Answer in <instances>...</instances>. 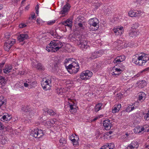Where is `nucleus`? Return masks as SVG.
Wrapping results in <instances>:
<instances>
[{
  "label": "nucleus",
  "instance_id": "obj_49",
  "mask_svg": "<svg viewBox=\"0 0 149 149\" xmlns=\"http://www.w3.org/2000/svg\"><path fill=\"white\" fill-rule=\"evenodd\" d=\"M139 130V128L138 126L137 127L135 128L133 130L134 132L136 134L139 133L140 132V131Z\"/></svg>",
  "mask_w": 149,
  "mask_h": 149
},
{
  "label": "nucleus",
  "instance_id": "obj_7",
  "mask_svg": "<svg viewBox=\"0 0 149 149\" xmlns=\"http://www.w3.org/2000/svg\"><path fill=\"white\" fill-rule=\"evenodd\" d=\"M51 81L50 80H46L45 81H43L41 83L42 88L45 91L51 89Z\"/></svg>",
  "mask_w": 149,
  "mask_h": 149
},
{
  "label": "nucleus",
  "instance_id": "obj_55",
  "mask_svg": "<svg viewBox=\"0 0 149 149\" xmlns=\"http://www.w3.org/2000/svg\"><path fill=\"white\" fill-rule=\"evenodd\" d=\"M55 20L49 21L47 23V24L49 25H52L55 22Z\"/></svg>",
  "mask_w": 149,
  "mask_h": 149
},
{
  "label": "nucleus",
  "instance_id": "obj_8",
  "mask_svg": "<svg viewBox=\"0 0 149 149\" xmlns=\"http://www.w3.org/2000/svg\"><path fill=\"white\" fill-rule=\"evenodd\" d=\"M112 121L109 119L104 120L103 122V125L104 129L107 130H110L112 127Z\"/></svg>",
  "mask_w": 149,
  "mask_h": 149
},
{
  "label": "nucleus",
  "instance_id": "obj_38",
  "mask_svg": "<svg viewBox=\"0 0 149 149\" xmlns=\"http://www.w3.org/2000/svg\"><path fill=\"white\" fill-rule=\"evenodd\" d=\"M47 113L50 116H54L56 114V112L53 110L49 109L47 111Z\"/></svg>",
  "mask_w": 149,
  "mask_h": 149
},
{
  "label": "nucleus",
  "instance_id": "obj_42",
  "mask_svg": "<svg viewBox=\"0 0 149 149\" xmlns=\"http://www.w3.org/2000/svg\"><path fill=\"white\" fill-rule=\"evenodd\" d=\"M97 55L96 53V52H95L92 53L91 56L89 58V59H95L97 58Z\"/></svg>",
  "mask_w": 149,
  "mask_h": 149
},
{
  "label": "nucleus",
  "instance_id": "obj_54",
  "mask_svg": "<svg viewBox=\"0 0 149 149\" xmlns=\"http://www.w3.org/2000/svg\"><path fill=\"white\" fill-rule=\"evenodd\" d=\"M26 25L24 23H23L20 24L19 25V26L20 28H22L24 27H26Z\"/></svg>",
  "mask_w": 149,
  "mask_h": 149
},
{
  "label": "nucleus",
  "instance_id": "obj_46",
  "mask_svg": "<svg viewBox=\"0 0 149 149\" xmlns=\"http://www.w3.org/2000/svg\"><path fill=\"white\" fill-rule=\"evenodd\" d=\"M96 53L97 55V58L101 56L103 54V52L102 51H99L96 52Z\"/></svg>",
  "mask_w": 149,
  "mask_h": 149
},
{
  "label": "nucleus",
  "instance_id": "obj_57",
  "mask_svg": "<svg viewBox=\"0 0 149 149\" xmlns=\"http://www.w3.org/2000/svg\"><path fill=\"white\" fill-rule=\"evenodd\" d=\"M5 116H6V117H7V118H9V120L10 121L12 118L10 115L8 114V113H6L5 114Z\"/></svg>",
  "mask_w": 149,
  "mask_h": 149
},
{
  "label": "nucleus",
  "instance_id": "obj_12",
  "mask_svg": "<svg viewBox=\"0 0 149 149\" xmlns=\"http://www.w3.org/2000/svg\"><path fill=\"white\" fill-rule=\"evenodd\" d=\"M139 146L138 142L136 141H133L127 147L126 149H136Z\"/></svg>",
  "mask_w": 149,
  "mask_h": 149
},
{
  "label": "nucleus",
  "instance_id": "obj_16",
  "mask_svg": "<svg viewBox=\"0 0 149 149\" xmlns=\"http://www.w3.org/2000/svg\"><path fill=\"white\" fill-rule=\"evenodd\" d=\"M29 38V36L26 34H22L18 36V39L20 42L23 41L24 40Z\"/></svg>",
  "mask_w": 149,
  "mask_h": 149
},
{
  "label": "nucleus",
  "instance_id": "obj_5",
  "mask_svg": "<svg viewBox=\"0 0 149 149\" xmlns=\"http://www.w3.org/2000/svg\"><path fill=\"white\" fill-rule=\"evenodd\" d=\"M88 22L91 26L90 27H91V26L94 27H96V28L92 30V31H95L99 27V25H97V24H98L99 22L97 18H93L90 19L89 20Z\"/></svg>",
  "mask_w": 149,
  "mask_h": 149
},
{
  "label": "nucleus",
  "instance_id": "obj_41",
  "mask_svg": "<svg viewBox=\"0 0 149 149\" xmlns=\"http://www.w3.org/2000/svg\"><path fill=\"white\" fill-rule=\"evenodd\" d=\"M115 66L113 67L112 69V71H113V70H116V71L118 72L119 74H120L121 73L123 72V70H121L120 68H115Z\"/></svg>",
  "mask_w": 149,
  "mask_h": 149
},
{
  "label": "nucleus",
  "instance_id": "obj_33",
  "mask_svg": "<svg viewBox=\"0 0 149 149\" xmlns=\"http://www.w3.org/2000/svg\"><path fill=\"white\" fill-rule=\"evenodd\" d=\"M7 137L3 135H0V141L3 144H5L7 141Z\"/></svg>",
  "mask_w": 149,
  "mask_h": 149
},
{
  "label": "nucleus",
  "instance_id": "obj_35",
  "mask_svg": "<svg viewBox=\"0 0 149 149\" xmlns=\"http://www.w3.org/2000/svg\"><path fill=\"white\" fill-rule=\"evenodd\" d=\"M1 119L2 121L5 123H8L10 121L9 120V118H7L5 115H3Z\"/></svg>",
  "mask_w": 149,
  "mask_h": 149
},
{
  "label": "nucleus",
  "instance_id": "obj_18",
  "mask_svg": "<svg viewBox=\"0 0 149 149\" xmlns=\"http://www.w3.org/2000/svg\"><path fill=\"white\" fill-rule=\"evenodd\" d=\"M113 62L116 65L115 66H117L118 65L120 68H124L125 66L121 65L120 63L121 62L120 61L119 59L118 58V57L117 56L113 60Z\"/></svg>",
  "mask_w": 149,
  "mask_h": 149
},
{
  "label": "nucleus",
  "instance_id": "obj_21",
  "mask_svg": "<svg viewBox=\"0 0 149 149\" xmlns=\"http://www.w3.org/2000/svg\"><path fill=\"white\" fill-rule=\"evenodd\" d=\"M6 104V102L5 101L3 96H0V108L3 109L2 108L4 107Z\"/></svg>",
  "mask_w": 149,
  "mask_h": 149
},
{
  "label": "nucleus",
  "instance_id": "obj_63",
  "mask_svg": "<svg viewBox=\"0 0 149 149\" xmlns=\"http://www.w3.org/2000/svg\"><path fill=\"white\" fill-rule=\"evenodd\" d=\"M123 95L122 94V93H118L117 94V97H118V98H121V96Z\"/></svg>",
  "mask_w": 149,
  "mask_h": 149
},
{
  "label": "nucleus",
  "instance_id": "obj_43",
  "mask_svg": "<svg viewBox=\"0 0 149 149\" xmlns=\"http://www.w3.org/2000/svg\"><path fill=\"white\" fill-rule=\"evenodd\" d=\"M28 83L29 84V85L32 87L36 86L37 84V82L36 81L28 82Z\"/></svg>",
  "mask_w": 149,
  "mask_h": 149
},
{
  "label": "nucleus",
  "instance_id": "obj_59",
  "mask_svg": "<svg viewBox=\"0 0 149 149\" xmlns=\"http://www.w3.org/2000/svg\"><path fill=\"white\" fill-rule=\"evenodd\" d=\"M10 36V35L8 33H6L5 35V37L7 39L9 38Z\"/></svg>",
  "mask_w": 149,
  "mask_h": 149
},
{
  "label": "nucleus",
  "instance_id": "obj_13",
  "mask_svg": "<svg viewBox=\"0 0 149 149\" xmlns=\"http://www.w3.org/2000/svg\"><path fill=\"white\" fill-rule=\"evenodd\" d=\"M113 31L116 35H121L123 32V27L122 26L120 28H114Z\"/></svg>",
  "mask_w": 149,
  "mask_h": 149
},
{
  "label": "nucleus",
  "instance_id": "obj_39",
  "mask_svg": "<svg viewBox=\"0 0 149 149\" xmlns=\"http://www.w3.org/2000/svg\"><path fill=\"white\" fill-rule=\"evenodd\" d=\"M137 35V32L136 31H132L129 33L130 36L132 38H135Z\"/></svg>",
  "mask_w": 149,
  "mask_h": 149
},
{
  "label": "nucleus",
  "instance_id": "obj_58",
  "mask_svg": "<svg viewBox=\"0 0 149 149\" xmlns=\"http://www.w3.org/2000/svg\"><path fill=\"white\" fill-rule=\"evenodd\" d=\"M5 127V126L1 122H0V130H3Z\"/></svg>",
  "mask_w": 149,
  "mask_h": 149
},
{
  "label": "nucleus",
  "instance_id": "obj_26",
  "mask_svg": "<svg viewBox=\"0 0 149 149\" xmlns=\"http://www.w3.org/2000/svg\"><path fill=\"white\" fill-rule=\"evenodd\" d=\"M21 110L22 111V112L26 113L31 111V109L27 105L23 106L22 107Z\"/></svg>",
  "mask_w": 149,
  "mask_h": 149
},
{
  "label": "nucleus",
  "instance_id": "obj_44",
  "mask_svg": "<svg viewBox=\"0 0 149 149\" xmlns=\"http://www.w3.org/2000/svg\"><path fill=\"white\" fill-rule=\"evenodd\" d=\"M117 57L119 59V60H120L121 62L124 61L125 58V56L124 55H121L119 56H117Z\"/></svg>",
  "mask_w": 149,
  "mask_h": 149
},
{
  "label": "nucleus",
  "instance_id": "obj_53",
  "mask_svg": "<svg viewBox=\"0 0 149 149\" xmlns=\"http://www.w3.org/2000/svg\"><path fill=\"white\" fill-rule=\"evenodd\" d=\"M57 92L58 94H62L63 92L62 89L61 88H59L57 90Z\"/></svg>",
  "mask_w": 149,
  "mask_h": 149
},
{
  "label": "nucleus",
  "instance_id": "obj_60",
  "mask_svg": "<svg viewBox=\"0 0 149 149\" xmlns=\"http://www.w3.org/2000/svg\"><path fill=\"white\" fill-rule=\"evenodd\" d=\"M112 133V131H109V132H107L105 133V134L106 135H107V136H109V137L110 136H109V135L111 134Z\"/></svg>",
  "mask_w": 149,
  "mask_h": 149
},
{
  "label": "nucleus",
  "instance_id": "obj_9",
  "mask_svg": "<svg viewBox=\"0 0 149 149\" xmlns=\"http://www.w3.org/2000/svg\"><path fill=\"white\" fill-rule=\"evenodd\" d=\"M70 7V4L67 3L66 5L64 6L62 10L60 12V14L65 15L67 14Z\"/></svg>",
  "mask_w": 149,
  "mask_h": 149
},
{
  "label": "nucleus",
  "instance_id": "obj_27",
  "mask_svg": "<svg viewBox=\"0 0 149 149\" xmlns=\"http://www.w3.org/2000/svg\"><path fill=\"white\" fill-rule=\"evenodd\" d=\"M143 56L141 55H140V57L139 58L138 62L137 65L139 66H142L145 65V61L143 60Z\"/></svg>",
  "mask_w": 149,
  "mask_h": 149
},
{
  "label": "nucleus",
  "instance_id": "obj_31",
  "mask_svg": "<svg viewBox=\"0 0 149 149\" xmlns=\"http://www.w3.org/2000/svg\"><path fill=\"white\" fill-rule=\"evenodd\" d=\"M66 68L72 67H76L77 68L79 67V64L77 63L76 62H73L71 64H69L68 66L66 65Z\"/></svg>",
  "mask_w": 149,
  "mask_h": 149
},
{
  "label": "nucleus",
  "instance_id": "obj_14",
  "mask_svg": "<svg viewBox=\"0 0 149 149\" xmlns=\"http://www.w3.org/2000/svg\"><path fill=\"white\" fill-rule=\"evenodd\" d=\"M141 13L140 10L136 12L135 10H131L129 12L128 14L129 16L133 17L139 16V14Z\"/></svg>",
  "mask_w": 149,
  "mask_h": 149
},
{
  "label": "nucleus",
  "instance_id": "obj_19",
  "mask_svg": "<svg viewBox=\"0 0 149 149\" xmlns=\"http://www.w3.org/2000/svg\"><path fill=\"white\" fill-rule=\"evenodd\" d=\"M114 147V144L113 143H107L105 145L102 147L100 149H113Z\"/></svg>",
  "mask_w": 149,
  "mask_h": 149
},
{
  "label": "nucleus",
  "instance_id": "obj_34",
  "mask_svg": "<svg viewBox=\"0 0 149 149\" xmlns=\"http://www.w3.org/2000/svg\"><path fill=\"white\" fill-rule=\"evenodd\" d=\"M36 68L38 70H44L45 69L44 67L40 63H38L36 66Z\"/></svg>",
  "mask_w": 149,
  "mask_h": 149
},
{
  "label": "nucleus",
  "instance_id": "obj_10",
  "mask_svg": "<svg viewBox=\"0 0 149 149\" xmlns=\"http://www.w3.org/2000/svg\"><path fill=\"white\" fill-rule=\"evenodd\" d=\"M68 106L70 108V111L71 113H74L76 112L77 109L76 108V106L75 103L72 101L69 102L68 104Z\"/></svg>",
  "mask_w": 149,
  "mask_h": 149
},
{
  "label": "nucleus",
  "instance_id": "obj_61",
  "mask_svg": "<svg viewBox=\"0 0 149 149\" xmlns=\"http://www.w3.org/2000/svg\"><path fill=\"white\" fill-rule=\"evenodd\" d=\"M5 64V63H0V69L2 70L3 68V66Z\"/></svg>",
  "mask_w": 149,
  "mask_h": 149
},
{
  "label": "nucleus",
  "instance_id": "obj_32",
  "mask_svg": "<svg viewBox=\"0 0 149 149\" xmlns=\"http://www.w3.org/2000/svg\"><path fill=\"white\" fill-rule=\"evenodd\" d=\"M141 56H143V60L146 63L149 60V54H145L144 53H142Z\"/></svg>",
  "mask_w": 149,
  "mask_h": 149
},
{
  "label": "nucleus",
  "instance_id": "obj_4",
  "mask_svg": "<svg viewBox=\"0 0 149 149\" xmlns=\"http://www.w3.org/2000/svg\"><path fill=\"white\" fill-rule=\"evenodd\" d=\"M84 17L79 16L75 20V24L79 26L81 28V29H84V27L83 25L84 24Z\"/></svg>",
  "mask_w": 149,
  "mask_h": 149
},
{
  "label": "nucleus",
  "instance_id": "obj_22",
  "mask_svg": "<svg viewBox=\"0 0 149 149\" xmlns=\"http://www.w3.org/2000/svg\"><path fill=\"white\" fill-rule=\"evenodd\" d=\"M138 87L139 88H143L147 85V82L145 80L139 81L137 82Z\"/></svg>",
  "mask_w": 149,
  "mask_h": 149
},
{
  "label": "nucleus",
  "instance_id": "obj_11",
  "mask_svg": "<svg viewBox=\"0 0 149 149\" xmlns=\"http://www.w3.org/2000/svg\"><path fill=\"white\" fill-rule=\"evenodd\" d=\"M68 72L70 74H76L79 70V67L77 68L76 67H72L66 68Z\"/></svg>",
  "mask_w": 149,
  "mask_h": 149
},
{
  "label": "nucleus",
  "instance_id": "obj_29",
  "mask_svg": "<svg viewBox=\"0 0 149 149\" xmlns=\"http://www.w3.org/2000/svg\"><path fill=\"white\" fill-rule=\"evenodd\" d=\"M54 120H51L47 119L46 122L44 121L45 125V126H51L52 125V124L54 123Z\"/></svg>",
  "mask_w": 149,
  "mask_h": 149
},
{
  "label": "nucleus",
  "instance_id": "obj_2",
  "mask_svg": "<svg viewBox=\"0 0 149 149\" xmlns=\"http://www.w3.org/2000/svg\"><path fill=\"white\" fill-rule=\"evenodd\" d=\"M89 41L86 40H79L77 42L79 47L84 51L90 49V46L88 45Z\"/></svg>",
  "mask_w": 149,
  "mask_h": 149
},
{
  "label": "nucleus",
  "instance_id": "obj_23",
  "mask_svg": "<svg viewBox=\"0 0 149 149\" xmlns=\"http://www.w3.org/2000/svg\"><path fill=\"white\" fill-rule=\"evenodd\" d=\"M146 94L144 92H141L139 93L138 99L141 102H143L145 99Z\"/></svg>",
  "mask_w": 149,
  "mask_h": 149
},
{
  "label": "nucleus",
  "instance_id": "obj_37",
  "mask_svg": "<svg viewBox=\"0 0 149 149\" xmlns=\"http://www.w3.org/2000/svg\"><path fill=\"white\" fill-rule=\"evenodd\" d=\"M56 40H53L50 42L49 45L47 47H56Z\"/></svg>",
  "mask_w": 149,
  "mask_h": 149
},
{
  "label": "nucleus",
  "instance_id": "obj_51",
  "mask_svg": "<svg viewBox=\"0 0 149 149\" xmlns=\"http://www.w3.org/2000/svg\"><path fill=\"white\" fill-rule=\"evenodd\" d=\"M78 141H72L73 146H77L78 145Z\"/></svg>",
  "mask_w": 149,
  "mask_h": 149
},
{
  "label": "nucleus",
  "instance_id": "obj_3",
  "mask_svg": "<svg viewBox=\"0 0 149 149\" xmlns=\"http://www.w3.org/2000/svg\"><path fill=\"white\" fill-rule=\"evenodd\" d=\"M93 73L89 70H86L81 72L80 76V78L82 80H86L89 79L92 76Z\"/></svg>",
  "mask_w": 149,
  "mask_h": 149
},
{
  "label": "nucleus",
  "instance_id": "obj_25",
  "mask_svg": "<svg viewBox=\"0 0 149 149\" xmlns=\"http://www.w3.org/2000/svg\"><path fill=\"white\" fill-rule=\"evenodd\" d=\"M139 57L140 55L139 54H136V55H134L133 57L132 62L137 65Z\"/></svg>",
  "mask_w": 149,
  "mask_h": 149
},
{
  "label": "nucleus",
  "instance_id": "obj_1",
  "mask_svg": "<svg viewBox=\"0 0 149 149\" xmlns=\"http://www.w3.org/2000/svg\"><path fill=\"white\" fill-rule=\"evenodd\" d=\"M31 135L35 138H39L44 135V134L42 130L36 128L31 131Z\"/></svg>",
  "mask_w": 149,
  "mask_h": 149
},
{
  "label": "nucleus",
  "instance_id": "obj_15",
  "mask_svg": "<svg viewBox=\"0 0 149 149\" xmlns=\"http://www.w3.org/2000/svg\"><path fill=\"white\" fill-rule=\"evenodd\" d=\"M61 24L66 26H68L70 28H72V21L69 19H68L65 21H62Z\"/></svg>",
  "mask_w": 149,
  "mask_h": 149
},
{
  "label": "nucleus",
  "instance_id": "obj_50",
  "mask_svg": "<svg viewBox=\"0 0 149 149\" xmlns=\"http://www.w3.org/2000/svg\"><path fill=\"white\" fill-rule=\"evenodd\" d=\"M58 67L56 65H54V67H53V69L54 71H56L57 72H58Z\"/></svg>",
  "mask_w": 149,
  "mask_h": 149
},
{
  "label": "nucleus",
  "instance_id": "obj_64",
  "mask_svg": "<svg viewBox=\"0 0 149 149\" xmlns=\"http://www.w3.org/2000/svg\"><path fill=\"white\" fill-rule=\"evenodd\" d=\"M138 127L139 128V130L140 131V132L145 130V128L143 127H142L141 128H140V127L139 126H138Z\"/></svg>",
  "mask_w": 149,
  "mask_h": 149
},
{
  "label": "nucleus",
  "instance_id": "obj_62",
  "mask_svg": "<svg viewBox=\"0 0 149 149\" xmlns=\"http://www.w3.org/2000/svg\"><path fill=\"white\" fill-rule=\"evenodd\" d=\"M33 14H32V15H31V17L32 19H35L36 18V17H35V14L34 12H33Z\"/></svg>",
  "mask_w": 149,
  "mask_h": 149
},
{
  "label": "nucleus",
  "instance_id": "obj_45",
  "mask_svg": "<svg viewBox=\"0 0 149 149\" xmlns=\"http://www.w3.org/2000/svg\"><path fill=\"white\" fill-rule=\"evenodd\" d=\"M56 47H60H60H62L63 46V45L62 42H61L58 40H56Z\"/></svg>",
  "mask_w": 149,
  "mask_h": 149
},
{
  "label": "nucleus",
  "instance_id": "obj_47",
  "mask_svg": "<svg viewBox=\"0 0 149 149\" xmlns=\"http://www.w3.org/2000/svg\"><path fill=\"white\" fill-rule=\"evenodd\" d=\"M111 72H112L111 74L112 75H114L117 77L119 75V74L115 70L112 71L111 70Z\"/></svg>",
  "mask_w": 149,
  "mask_h": 149
},
{
  "label": "nucleus",
  "instance_id": "obj_20",
  "mask_svg": "<svg viewBox=\"0 0 149 149\" xmlns=\"http://www.w3.org/2000/svg\"><path fill=\"white\" fill-rule=\"evenodd\" d=\"M121 106L120 104H115L113 107L112 112L113 113L118 112L120 110Z\"/></svg>",
  "mask_w": 149,
  "mask_h": 149
},
{
  "label": "nucleus",
  "instance_id": "obj_28",
  "mask_svg": "<svg viewBox=\"0 0 149 149\" xmlns=\"http://www.w3.org/2000/svg\"><path fill=\"white\" fill-rule=\"evenodd\" d=\"M102 105L103 104L101 103H99L96 104L95 108V111L97 112L101 109H102Z\"/></svg>",
  "mask_w": 149,
  "mask_h": 149
},
{
  "label": "nucleus",
  "instance_id": "obj_36",
  "mask_svg": "<svg viewBox=\"0 0 149 149\" xmlns=\"http://www.w3.org/2000/svg\"><path fill=\"white\" fill-rule=\"evenodd\" d=\"M59 142L60 143V145L63 146L66 143V141L65 138L62 137L60 139Z\"/></svg>",
  "mask_w": 149,
  "mask_h": 149
},
{
  "label": "nucleus",
  "instance_id": "obj_40",
  "mask_svg": "<svg viewBox=\"0 0 149 149\" xmlns=\"http://www.w3.org/2000/svg\"><path fill=\"white\" fill-rule=\"evenodd\" d=\"M134 109V106L132 107V105H130L128 106L126 109V111L129 112L133 110Z\"/></svg>",
  "mask_w": 149,
  "mask_h": 149
},
{
  "label": "nucleus",
  "instance_id": "obj_48",
  "mask_svg": "<svg viewBox=\"0 0 149 149\" xmlns=\"http://www.w3.org/2000/svg\"><path fill=\"white\" fill-rule=\"evenodd\" d=\"M146 114L144 116L145 119L147 120H149V110L148 111V112L146 114H144V115Z\"/></svg>",
  "mask_w": 149,
  "mask_h": 149
},
{
  "label": "nucleus",
  "instance_id": "obj_17",
  "mask_svg": "<svg viewBox=\"0 0 149 149\" xmlns=\"http://www.w3.org/2000/svg\"><path fill=\"white\" fill-rule=\"evenodd\" d=\"M46 47V50L49 52H55L59 50L61 47Z\"/></svg>",
  "mask_w": 149,
  "mask_h": 149
},
{
  "label": "nucleus",
  "instance_id": "obj_30",
  "mask_svg": "<svg viewBox=\"0 0 149 149\" xmlns=\"http://www.w3.org/2000/svg\"><path fill=\"white\" fill-rule=\"evenodd\" d=\"M7 79H5L2 76H0V83L1 84L2 86H4L6 83Z\"/></svg>",
  "mask_w": 149,
  "mask_h": 149
},
{
  "label": "nucleus",
  "instance_id": "obj_6",
  "mask_svg": "<svg viewBox=\"0 0 149 149\" xmlns=\"http://www.w3.org/2000/svg\"><path fill=\"white\" fill-rule=\"evenodd\" d=\"M15 43V39H13L12 40L8 41L4 43V48L5 50L8 51L11 47Z\"/></svg>",
  "mask_w": 149,
  "mask_h": 149
},
{
  "label": "nucleus",
  "instance_id": "obj_24",
  "mask_svg": "<svg viewBox=\"0 0 149 149\" xmlns=\"http://www.w3.org/2000/svg\"><path fill=\"white\" fill-rule=\"evenodd\" d=\"M12 66L11 65H7L6 66L4 69H3V72L5 73H8L11 72Z\"/></svg>",
  "mask_w": 149,
  "mask_h": 149
},
{
  "label": "nucleus",
  "instance_id": "obj_52",
  "mask_svg": "<svg viewBox=\"0 0 149 149\" xmlns=\"http://www.w3.org/2000/svg\"><path fill=\"white\" fill-rule=\"evenodd\" d=\"M39 6L38 4L37 5L36 7H35V9H36V14L38 15V14L39 13V11H38V9H39Z\"/></svg>",
  "mask_w": 149,
  "mask_h": 149
},
{
  "label": "nucleus",
  "instance_id": "obj_56",
  "mask_svg": "<svg viewBox=\"0 0 149 149\" xmlns=\"http://www.w3.org/2000/svg\"><path fill=\"white\" fill-rule=\"evenodd\" d=\"M74 138V136L73 135H72L70 137V139L72 141H73L75 140Z\"/></svg>",
  "mask_w": 149,
  "mask_h": 149
}]
</instances>
